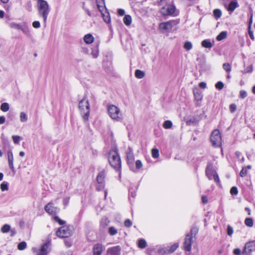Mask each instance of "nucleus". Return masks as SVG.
<instances>
[{
	"instance_id": "obj_1",
	"label": "nucleus",
	"mask_w": 255,
	"mask_h": 255,
	"mask_svg": "<svg viewBox=\"0 0 255 255\" xmlns=\"http://www.w3.org/2000/svg\"><path fill=\"white\" fill-rule=\"evenodd\" d=\"M88 2L93 9H96L97 8L98 9L105 22L109 23L111 21L110 13L106 7L104 0H96V6L94 2L89 0Z\"/></svg>"
},
{
	"instance_id": "obj_2",
	"label": "nucleus",
	"mask_w": 255,
	"mask_h": 255,
	"mask_svg": "<svg viewBox=\"0 0 255 255\" xmlns=\"http://www.w3.org/2000/svg\"><path fill=\"white\" fill-rule=\"evenodd\" d=\"M37 7L39 16L42 17L43 22L46 24L47 17L50 11L48 2L45 0H37Z\"/></svg>"
},
{
	"instance_id": "obj_3",
	"label": "nucleus",
	"mask_w": 255,
	"mask_h": 255,
	"mask_svg": "<svg viewBox=\"0 0 255 255\" xmlns=\"http://www.w3.org/2000/svg\"><path fill=\"white\" fill-rule=\"evenodd\" d=\"M109 162L110 165L116 170L121 168V161L116 147L112 149L109 153Z\"/></svg>"
},
{
	"instance_id": "obj_4",
	"label": "nucleus",
	"mask_w": 255,
	"mask_h": 255,
	"mask_svg": "<svg viewBox=\"0 0 255 255\" xmlns=\"http://www.w3.org/2000/svg\"><path fill=\"white\" fill-rule=\"evenodd\" d=\"M79 109L83 121L87 122L89 120L90 109L89 101L86 98L80 101Z\"/></svg>"
},
{
	"instance_id": "obj_5",
	"label": "nucleus",
	"mask_w": 255,
	"mask_h": 255,
	"mask_svg": "<svg viewBox=\"0 0 255 255\" xmlns=\"http://www.w3.org/2000/svg\"><path fill=\"white\" fill-rule=\"evenodd\" d=\"M107 111L109 116L114 121H122L123 119V115L119 108L114 105H109L107 106Z\"/></svg>"
},
{
	"instance_id": "obj_6",
	"label": "nucleus",
	"mask_w": 255,
	"mask_h": 255,
	"mask_svg": "<svg viewBox=\"0 0 255 255\" xmlns=\"http://www.w3.org/2000/svg\"><path fill=\"white\" fill-rule=\"evenodd\" d=\"M161 7L160 13L164 16H176L178 15V12L176 10L175 5L172 4V1L164 4Z\"/></svg>"
},
{
	"instance_id": "obj_7",
	"label": "nucleus",
	"mask_w": 255,
	"mask_h": 255,
	"mask_svg": "<svg viewBox=\"0 0 255 255\" xmlns=\"http://www.w3.org/2000/svg\"><path fill=\"white\" fill-rule=\"evenodd\" d=\"M210 141L215 147H220L222 145V138L218 129L213 131L210 136Z\"/></svg>"
},
{
	"instance_id": "obj_8",
	"label": "nucleus",
	"mask_w": 255,
	"mask_h": 255,
	"mask_svg": "<svg viewBox=\"0 0 255 255\" xmlns=\"http://www.w3.org/2000/svg\"><path fill=\"white\" fill-rule=\"evenodd\" d=\"M50 246V243L47 242L41 246L40 249H38L34 248L32 249V251L34 255H47L48 253V248Z\"/></svg>"
},
{
	"instance_id": "obj_9",
	"label": "nucleus",
	"mask_w": 255,
	"mask_h": 255,
	"mask_svg": "<svg viewBox=\"0 0 255 255\" xmlns=\"http://www.w3.org/2000/svg\"><path fill=\"white\" fill-rule=\"evenodd\" d=\"M172 21L161 22L159 24L158 28L162 33H167L170 32L173 27Z\"/></svg>"
},
{
	"instance_id": "obj_10",
	"label": "nucleus",
	"mask_w": 255,
	"mask_h": 255,
	"mask_svg": "<svg viewBox=\"0 0 255 255\" xmlns=\"http://www.w3.org/2000/svg\"><path fill=\"white\" fill-rule=\"evenodd\" d=\"M71 230L68 227L62 226L56 232V235L62 238H68L71 235Z\"/></svg>"
},
{
	"instance_id": "obj_11",
	"label": "nucleus",
	"mask_w": 255,
	"mask_h": 255,
	"mask_svg": "<svg viewBox=\"0 0 255 255\" xmlns=\"http://www.w3.org/2000/svg\"><path fill=\"white\" fill-rule=\"evenodd\" d=\"M206 174L209 180L213 179L217 183L220 182V179L216 171L212 170L210 167H207Z\"/></svg>"
},
{
	"instance_id": "obj_12",
	"label": "nucleus",
	"mask_w": 255,
	"mask_h": 255,
	"mask_svg": "<svg viewBox=\"0 0 255 255\" xmlns=\"http://www.w3.org/2000/svg\"><path fill=\"white\" fill-rule=\"evenodd\" d=\"M44 209L47 213L51 215H55L59 211L57 208L53 206V203L51 202L45 205Z\"/></svg>"
},
{
	"instance_id": "obj_13",
	"label": "nucleus",
	"mask_w": 255,
	"mask_h": 255,
	"mask_svg": "<svg viewBox=\"0 0 255 255\" xmlns=\"http://www.w3.org/2000/svg\"><path fill=\"white\" fill-rule=\"evenodd\" d=\"M192 242V236L191 235L187 234L184 242V249L186 251H190Z\"/></svg>"
},
{
	"instance_id": "obj_14",
	"label": "nucleus",
	"mask_w": 255,
	"mask_h": 255,
	"mask_svg": "<svg viewBox=\"0 0 255 255\" xmlns=\"http://www.w3.org/2000/svg\"><path fill=\"white\" fill-rule=\"evenodd\" d=\"M255 243L254 241L250 242L246 244L244 251L242 253L243 255H250L254 250L255 248Z\"/></svg>"
},
{
	"instance_id": "obj_15",
	"label": "nucleus",
	"mask_w": 255,
	"mask_h": 255,
	"mask_svg": "<svg viewBox=\"0 0 255 255\" xmlns=\"http://www.w3.org/2000/svg\"><path fill=\"white\" fill-rule=\"evenodd\" d=\"M121 248L120 246H117L108 248L107 251V255H120Z\"/></svg>"
},
{
	"instance_id": "obj_16",
	"label": "nucleus",
	"mask_w": 255,
	"mask_h": 255,
	"mask_svg": "<svg viewBox=\"0 0 255 255\" xmlns=\"http://www.w3.org/2000/svg\"><path fill=\"white\" fill-rule=\"evenodd\" d=\"M239 6L238 0H233L227 4V6H225L226 8L230 12H233L235 9Z\"/></svg>"
},
{
	"instance_id": "obj_17",
	"label": "nucleus",
	"mask_w": 255,
	"mask_h": 255,
	"mask_svg": "<svg viewBox=\"0 0 255 255\" xmlns=\"http://www.w3.org/2000/svg\"><path fill=\"white\" fill-rule=\"evenodd\" d=\"M7 156L9 168L11 169V171H14V167L13 165V155L12 151L11 149H9L7 151Z\"/></svg>"
},
{
	"instance_id": "obj_18",
	"label": "nucleus",
	"mask_w": 255,
	"mask_h": 255,
	"mask_svg": "<svg viewBox=\"0 0 255 255\" xmlns=\"http://www.w3.org/2000/svg\"><path fill=\"white\" fill-rule=\"evenodd\" d=\"M104 247L101 244H97L93 247V255H102Z\"/></svg>"
},
{
	"instance_id": "obj_19",
	"label": "nucleus",
	"mask_w": 255,
	"mask_h": 255,
	"mask_svg": "<svg viewBox=\"0 0 255 255\" xmlns=\"http://www.w3.org/2000/svg\"><path fill=\"white\" fill-rule=\"evenodd\" d=\"M157 248V245L150 247L146 249L145 253L147 255H158Z\"/></svg>"
},
{
	"instance_id": "obj_20",
	"label": "nucleus",
	"mask_w": 255,
	"mask_h": 255,
	"mask_svg": "<svg viewBox=\"0 0 255 255\" xmlns=\"http://www.w3.org/2000/svg\"><path fill=\"white\" fill-rule=\"evenodd\" d=\"M157 253L158 255H168L167 247L163 245H157Z\"/></svg>"
},
{
	"instance_id": "obj_21",
	"label": "nucleus",
	"mask_w": 255,
	"mask_h": 255,
	"mask_svg": "<svg viewBox=\"0 0 255 255\" xmlns=\"http://www.w3.org/2000/svg\"><path fill=\"white\" fill-rule=\"evenodd\" d=\"M106 177V172L105 170L101 171L97 177V183H105V178Z\"/></svg>"
},
{
	"instance_id": "obj_22",
	"label": "nucleus",
	"mask_w": 255,
	"mask_h": 255,
	"mask_svg": "<svg viewBox=\"0 0 255 255\" xmlns=\"http://www.w3.org/2000/svg\"><path fill=\"white\" fill-rule=\"evenodd\" d=\"M94 37L90 33L86 34L83 37V40L87 44H90L94 42Z\"/></svg>"
},
{
	"instance_id": "obj_23",
	"label": "nucleus",
	"mask_w": 255,
	"mask_h": 255,
	"mask_svg": "<svg viewBox=\"0 0 255 255\" xmlns=\"http://www.w3.org/2000/svg\"><path fill=\"white\" fill-rule=\"evenodd\" d=\"M127 159L128 164L131 163L134 159V155L131 148L129 147L127 152Z\"/></svg>"
},
{
	"instance_id": "obj_24",
	"label": "nucleus",
	"mask_w": 255,
	"mask_h": 255,
	"mask_svg": "<svg viewBox=\"0 0 255 255\" xmlns=\"http://www.w3.org/2000/svg\"><path fill=\"white\" fill-rule=\"evenodd\" d=\"M193 94L195 99L197 101H201L202 99L203 96L201 92L197 88L193 89Z\"/></svg>"
},
{
	"instance_id": "obj_25",
	"label": "nucleus",
	"mask_w": 255,
	"mask_h": 255,
	"mask_svg": "<svg viewBox=\"0 0 255 255\" xmlns=\"http://www.w3.org/2000/svg\"><path fill=\"white\" fill-rule=\"evenodd\" d=\"M201 45L207 48H211L213 46V43L211 42L210 39H205L201 42Z\"/></svg>"
},
{
	"instance_id": "obj_26",
	"label": "nucleus",
	"mask_w": 255,
	"mask_h": 255,
	"mask_svg": "<svg viewBox=\"0 0 255 255\" xmlns=\"http://www.w3.org/2000/svg\"><path fill=\"white\" fill-rule=\"evenodd\" d=\"M167 249L168 250L167 252L168 254H170L174 252L176 249L179 247V244L176 243H174L173 245L171 246L170 247H166Z\"/></svg>"
},
{
	"instance_id": "obj_27",
	"label": "nucleus",
	"mask_w": 255,
	"mask_h": 255,
	"mask_svg": "<svg viewBox=\"0 0 255 255\" xmlns=\"http://www.w3.org/2000/svg\"><path fill=\"white\" fill-rule=\"evenodd\" d=\"M147 245L146 241L143 239H139L137 241V246L140 249H144Z\"/></svg>"
},
{
	"instance_id": "obj_28",
	"label": "nucleus",
	"mask_w": 255,
	"mask_h": 255,
	"mask_svg": "<svg viewBox=\"0 0 255 255\" xmlns=\"http://www.w3.org/2000/svg\"><path fill=\"white\" fill-rule=\"evenodd\" d=\"M123 21L126 25H130L132 21L131 17L129 15H126L124 17Z\"/></svg>"
},
{
	"instance_id": "obj_29",
	"label": "nucleus",
	"mask_w": 255,
	"mask_h": 255,
	"mask_svg": "<svg viewBox=\"0 0 255 255\" xmlns=\"http://www.w3.org/2000/svg\"><path fill=\"white\" fill-rule=\"evenodd\" d=\"M145 76V73L140 70H136L135 71V76L138 79H142Z\"/></svg>"
},
{
	"instance_id": "obj_30",
	"label": "nucleus",
	"mask_w": 255,
	"mask_h": 255,
	"mask_svg": "<svg viewBox=\"0 0 255 255\" xmlns=\"http://www.w3.org/2000/svg\"><path fill=\"white\" fill-rule=\"evenodd\" d=\"M227 35V31H222L217 36V40L218 41H221L225 38H226Z\"/></svg>"
},
{
	"instance_id": "obj_31",
	"label": "nucleus",
	"mask_w": 255,
	"mask_h": 255,
	"mask_svg": "<svg viewBox=\"0 0 255 255\" xmlns=\"http://www.w3.org/2000/svg\"><path fill=\"white\" fill-rule=\"evenodd\" d=\"M151 155L153 158H157L159 156V150L156 148H153L151 150Z\"/></svg>"
},
{
	"instance_id": "obj_32",
	"label": "nucleus",
	"mask_w": 255,
	"mask_h": 255,
	"mask_svg": "<svg viewBox=\"0 0 255 255\" xmlns=\"http://www.w3.org/2000/svg\"><path fill=\"white\" fill-rule=\"evenodd\" d=\"M91 55L94 58L98 57L99 55V49L98 46H96L92 49Z\"/></svg>"
},
{
	"instance_id": "obj_33",
	"label": "nucleus",
	"mask_w": 255,
	"mask_h": 255,
	"mask_svg": "<svg viewBox=\"0 0 255 255\" xmlns=\"http://www.w3.org/2000/svg\"><path fill=\"white\" fill-rule=\"evenodd\" d=\"M163 127L165 129L170 128L172 127V123L169 120L165 121L163 123Z\"/></svg>"
},
{
	"instance_id": "obj_34",
	"label": "nucleus",
	"mask_w": 255,
	"mask_h": 255,
	"mask_svg": "<svg viewBox=\"0 0 255 255\" xmlns=\"http://www.w3.org/2000/svg\"><path fill=\"white\" fill-rule=\"evenodd\" d=\"M10 230V226L8 224L4 225L1 228L0 231L2 233H6Z\"/></svg>"
},
{
	"instance_id": "obj_35",
	"label": "nucleus",
	"mask_w": 255,
	"mask_h": 255,
	"mask_svg": "<svg viewBox=\"0 0 255 255\" xmlns=\"http://www.w3.org/2000/svg\"><path fill=\"white\" fill-rule=\"evenodd\" d=\"M223 68L228 73H230L231 71L232 66L229 63H225L223 64Z\"/></svg>"
},
{
	"instance_id": "obj_36",
	"label": "nucleus",
	"mask_w": 255,
	"mask_h": 255,
	"mask_svg": "<svg viewBox=\"0 0 255 255\" xmlns=\"http://www.w3.org/2000/svg\"><path fill=\"white\" fill-rule=\"evenodd\" d=\"M28 120L27 116L24 112H21L20 114V121L22 123L26 122Z\"/></svg>"
},
{
	"instance_id": "obj_37",
	"label": "nucleus",
	"mask_w": 255,
	"mask_h": 255,
	"mask_svg": "<svg viewBox=\"0 0 255 255\" xmlns=\"http://www.w3.org/2000/svg\"><path fill=\"white\" fill-rule=\"evenodd\" d=\"M9 109V105L7 103H3L0 106V110L4 112L8 111Z\"/></svg>"
},
{
	"instance_id": "obj_38",
	"label": "nucleus",
	"mask_w": 255,
	"mask_h": 255,
	"mask_svg": "<svg viewBox=\"0 0 255 255\" xmlns=\"http://www.w3.org/2000/svg\"><path fill=\"white\" fill-rule=\"evenodd\" d=\"M213 14L216 19H218L222 15V11L220 9H215L213 11Z\"/></svg>"
},
{
	"instance_id": "obj_39",
	"label": "nucleus",
	"mask_w": 255,
	"mask_h": 255,
	"mask_svg": "<svg viewBox=\"0 0 255 255\" xmlns=\"http://www.w3.org/2000/svg\"><path fill=\"white\" fill-rule=\"evenodd\" d=\"M0 189L2 191H7L8 189V184L6 181L2 182L0 184Z\"/></svg>"
},
{
	"instance_id": "obj_40",
	"label": "nucleus",
	"mask_w": 255,
	"mask_h": 255,
	"mask_svg": "<svg viewBox=\"0 0 255 255\" xmlns=\"http://www.w3.org/2000/svg\"><path fill=\"white\" fill-rule=\"evenodd\" d=\"M183 47L184 49H185L186 50H191L192 47L193 45L191 42L190 41H186L184 43V44L183 45Z\"/></svg>"
},
{
	"instance_id": "obj_41",
	"label": "nucleus",
	"mask_w": 255,
	"mask_h": 255,
	"mask_svg": "<svg viewBox=\"0 0 255 255\" xmlns=\"http://www.w3.org/2000/svg\"><path fill=\"white\" fill-rule=\"evenodd\" d=\"M27 246L26 243L25 242H22L18 244L17 248L19 250L22 251L24 250Z\"/></svg>"
},
{
	"instance_id": "obj_42",
	"label": "nucleus",
	"mask_w": 255,
	"mask_h": 255,
	"mask_svg": "<svg viewBox=\"0 0 255 255\" xmlns=\"http://www.w3.org/2000/svg\"><path fill=\"white\" fill-rule=\"evenodd\" d=\"M245 223L246 226L252 227L253 226V220L252 218H247L245 221Z\"/></svg>"
},
{
	"instance_id": "obj_43",
	"label": "nucleus",
	"mask_w": 255,
	"mask_h": 255,
	"mask_svg": "<svg viewBox=\"0 0 255 255\" xmlns=\"http://www.w3.org/2000/svg\"><path fill=\"white\" fill-rule=\"evenodd\" d=\"M118 233L117 230L114 227H111L109 229V233L111 236H114Z\"/></svg>"
},
{
	"instance_id": "obj_44",
	"label": "nucleus",
	"mask_w": 255,
	"mask_h": 255,
	"mask_svg": "<svg viewBox=\"0 0 255 255\" xmlns=\"http://www.w3.org/2000/svg\"><path fill=\"white\" fill-rule=\"evenodd\" d=\"M9 25L10 27L14 29H20V28H21V26L18 23L12 22L9 24Z\"/></svg>"
},
{
	"instance_id": "obj_45",
	"label": "nucleus",
	"mask_w": 255,
	"mask_h": 255,
	"mask_svg": "<svg viewBox=\"0 0 255 255\" xmlns=\"http://www.w3.org/2000/svg\"><path fill=\"white\" fill-rule=\"evenodd\" d=\"M12 138L15 144H18L19 142L21 137L18 135H12Z\"/></svg>"
},
{
	"instance_id": "obj_46",
	"label": "nucleus",
	"mask_w": 255,
	"mask_h": 255,
	"mask_svg": "<svg viewBox=\"0 0 255 255\" xmlns=\"http://www.w3.org/2000/svg\"><path fill=\"white\" fill-rule=\"evenodd\" d=\"M230 193L232 195H237L238 193V190L236 187H232L230 190Z\"/></svg>"
},
{
	"instance_id": "obj_47",
	"label": "nucleus",
	"mask_w": 255,
	"mask_h": 255,
	"mask_svg": "<svg viewBox=\"0 0 255 255\" xmlns=\"http://www.w3.org/2000/svg\"><path fill=\"white\" fill-rule=\"evenodd\" d=\"M248 173V170L247 169V167H243L242 169L241 170L240 175L241 177H245Z\"/></svg>"
},
{
	"instance_id": "obj_48",
	"label": "nucleus",
	"mask_w": 255,
	"mask_h": 255,
	"mask_svg": "<svg viewBox=\"0 0 255 255\" xmlns=\"http://www.w3.org/2000/svg\"><path fill=\"white\" fill-rule=\"evenodd\" d=\"M235 155L241 162H243L244 161V157L240 152L236 151L235 152Z\"/></svg>"
},
{
	"instance_id": "obj_49",
	"label": "nucleus",
	"mask_w": 255,
	"mask_h": 255,
	"mask_svg": "<svg viewBox=\"0 0 255 255\" xmlns=\"http://www.w3.org/2000/svg\"><path fill=\"white\" fill-rule=\"evenodd\" d=\"M171 1L170 0H158V3L159 6H161L164 4H166Z\"/></svg>"
},
{
	"instance_id": "obj_50",
	"label": "nucleus",
	"mask_w": 255,
	"mask_h": 255,
	"mask_svg": "<svg viewBox=\"0 0 255 255\" xmlns=\"http://www.w3.org/2000/svg\"><path fill=\"white\" fill-rule=\"evenodd\" d=\"M20 30H21L23 33L27 35H28L29 34L30 31L29 28L27 26H24L23 27L21 26V28H20Z\"/></svg>"
},
{
	"instance_id": "obj_51",
	"label": "nucleus",
	"mask_w": 255,
	"mask_h": 255,
	"mask_svg": "<svg viewBox=\"0 0 255 255\" xmlns=\"http://www.w3.org/2000/svg\"><path fill=\"white\" fill-rule=\"evenodd\" d=\"M142 163L141 160H137L135 162L136 169L138 170L142 167Z\"/></svg>"
},
{
	"instance_id": "obj_52",
	"label": "nucleus",
	"mask_w": 255,
	"mask_h": 255,
	"mask_svg": "<svg viewBox=\"0 0 255 255\" xmlns=\"http://www.w3.org/2000/svg\"><path fill=\"white\" fill-rule=\"evenodd\" d=\"M224 86V85L223 83L221 81L218 82L215 85L216 88L219 90H222Z\"/></svg>"
},
{
	"instance_id": "obj_53",
	"label": "nucleus",
	"mask_w": 255,
	"mask_h": 255,
	"mask_svg": "<svg viewBox=\"0 0 255 255\" xmlns=\"http://www.w3.org/2000/svg\"><path fill=\"white\" fill-rule=\"evenodd\" d=\"M105 188V183H97L96 188L98 191L102 190Z\"/></svg>"
},
{
	"instance_id": "obj_54",
	"label": "nucleus",
	"mask_w": 255,
	"mask_h": 255,
	"mask_svg": "<svg viewBox=\"0 0 255 255\" xmlns=\"http://www.w3.org/2000/svg\"><path fill=\"white\" fill-rule=\"evenodd\" d=\"M239 96L241 99H245L247 96V93L244 90H241L240 92Z\"/></svg>"
},
{
	"instance_id": "obj_55",
	"label": "nucleus",
	"mask_w": 255,
	"mask_h": 255,
	"mask_svg": "<svg viewBox=\"0 0 255 255\" xmlns=\"http://www.w3.org/2000/svg\"><path fill=\"white\" fill-rule=\"evenodd\" d=\"M54 220L55 221L58 222L60 225H64L65 223V222L61 220L58 217L55 216L54 217Z\"/></svg>"
},
{
	"instance_id": "obj_56",
	"label": "nucleus",
	"mask_w": 255,
	"mask_h": 255,
	"mask_svg": "<svg viewBox=\"0 0 255 255\" xmlns=\"http://www.w3.org/2000/svg\"><path fill=\"white\" fill-rule=\"evenodd\" d=\"M124 225L126 227L129 228L132 226V223L129 219H127L125 221Z\"/></svg>"
},
{
	"instance_id": "obj_57",
	"label": "nucleus",
	"mask_w": 255,
	"mask_h": 255,
	"mask_svg": "<svg viewBox=\"0 0 255 255\" xmlns=\"http://www.w3.org/2000/svg\"><path fill=\"white\" fill-rule=\"evenodd\" d=\"M233 228L231 226L228 225L227 227V234L231 236L233 234Z\"/></svg>"
},
{
	"instance_id": "obj_58",
	"label": "nucleus",
	"mask_w": 255,
	"mask_h": 255,
	"mask_svg": "<svg viewBox=\"0 0 255 255\" xmlns=\"http://www.w3.org/2000/svg\"><path fill=\"white\" fill-rule=\"evenodd\" d=\"M32 26L35 28H38L40 27V23L39 21H34L32 22Z\"/></svg>"
},
{
	"instance_id": "obj_59",
	"label": "nucleus",
	"mask_w": 255,
	"mask_h": 255,
	"mask_svg": "<svg viewBox=\"0 0 255 255\" xmlns=\"http://www.w3.org/2000/svg\"><path fill=\"white\" fill-rule=\"evenodd\" d=\"M248 33L251 39L253 40H255V37L254 35L253 31L252 30L251 28H248Z\"/></svg>"
},
{
	"instance_id": "obj_60",
	"label": "nucleus",
	"mask_w": 255,
	"mask_h": 255,
	"mask_svg": "<svg viewBox=\"0 0 255 255\" xmlns=\"http://www.w3.org/2000/svg\"><path fill=\"white\" fill-rule=\"evenodd\" d=\"M237 109L236 105L234 104H232L230 106V110L231 112L234 113Z\"/></svg>"
},
{
	"instance_id": "obj_61",
	"label": "nucleus",
	"mask_w": 255,
	"mask_h": 255,
	"mask_svg": "<svg viewBox=\"0 0 255 255\" xmlns=\"http://www.w3.org/2000/svg\"><path fill=\"white\" fill-rule=\"evenodd\" d=\"M233 253L235 255H241L242 252L240 249L236 248L234 250Z\"/></svg>"
},
{
	"instance_id": "obj_62",
	"label": "nucleus",
	"mask_w": 255,
	"mask_h": 255,
	"mask_svg": "<svg viewBox=\"0 0 255 255\" xmlns=\"http://www.w3.org/2000/svg\"><path fill=\"white\" fill-rule=\"evenodd\" d=\"M81 51L82 53H84L85 54H88L89 53V49L87 47L85 46H82L81 47Z\"/></svg>"
},
{
	"instance_id": "obj_63",
	"label": "nucleus",
	"mask_w": 255,
	"mask_h": 255,
	"mask_svg": "<svg viewBox=\"0 0 255 255\" xmlns=\"http://www.w3.org/2000/svg\"><path fill=\"white\" fill-rule=\"evenodd\" d=\"M70 198L67 197L63 199V204L65 206H67L69 202Z\"/></svg>"
},
{
	"instance_id": "obj_64",
	"label": "nucleus",
	"mask_w": 255,
	"mask_h": 255,
	"mask_svg": "<svg viewBox=\"0 0 255 255\" xmlns=\"http://www.w3.org/2000/svg\"><path fill=\"white\" fill-rule=\"evenodd\" d=\"M83 8L85 9V10L86 11V12H87V14L89 16H92V13L91 12V11H90L89 8H87V7H85L84 4H83Z\"/></svg>"
}]
</instances>
